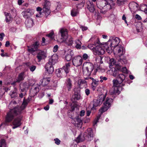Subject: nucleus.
Returning a JSON list of instances; mask_svg holds the SVG:
<instances>
[{
	"mask_svg": "<svg viewBox=\"0 0 147 147\" xmlns=\"http://www.w3.org/2000/svg\"><path fill=\"white\" fill-rule=\"evenodd\" d=\"M74 55V53L73 51L70 50L68 51V53L65 56V59L67 61H69L71 59L72 57Z\"/></svg>",
	"mask_w": 147,
	"mask_h": 147,
	"instance_id": "nucleus-23",
	"label": "nucleus"
},
{
	"mask_svg": "<svg viewBox=\"0 0 147 147\" xmlns=\"http://www.w3.org/2000/svg\"><path fill=\"white\" fill-rule=\"evenodd\" d=\"M75 43L76 45L75 46L76 48L77 49H80L82 45L81 41L79 40H77L75 41Z\"/></svg>",
	"mask_w": 147,
	"mask_h": 147,
	"instance_id": "nucleus-34",
	"label": "nucleus"
},
{
	"mask_svg": "<svg viewBox=\"0 0 147 147\" xmlns=\"http://www.w3.org/2000/svg\"><path fill=\"white\" fill-rule=\"evenodd\" d=\"M105 95L101 94L98 96L97 99H94L93 101V106L92 109H95L96 107L100 106L105 100Z\"/></svg>",
	"mask_w": 147,
	"mask_h": 147,
	"instance_id": "nucleus-6",
	"label": "nucleus"
},
{
	"mask_svg": "<svg viewBox=\"0 0 147 147\" xmlns=\"http://www.w3.org/2000/svg\"><path fill=\"white\" fill-rule=\"evenodd\" d=\"M86 4L87 9L90 12H93L95 10V8L92 2H90L89 0H87Z\"/></svg>",
	"mask_w": 147,
	"mask_h": 147,
	"instance_id": "nucleus-19",
	"label": "nucleus"
},
{
	"mask_svg": "<svg viewBox=\"0 0 147 147\" xmlns=\"http://www.w3.org/2000/svg\"><path fill=\"white\" fill-rule=\"evenodd\" d=\"M54 140L55 141V143L57 145H59L60 144V141L59 139L58 138H56Z\"/></svg>",
	"mask_w": 147,
	"mask_h": 147,
	"instance_id": "nucleus-56",
	"label": "nucleus"
},
{
	"mask_svg": "<svg viewBox=\"0 0 147 147\" xmlns=\"http://www.w3.org/2000/svg\"><path fill=\"white\" fill-rule=\"evenodd\" d=\"M50 80L49 78H44L41 80L42 84L43 86L47 85L50 82Z\"/></svg>",
	"mask_w": 147,
	"mask_h": 147,
	"instance_id": "nucleus-28",
	"label": "nucleus"
},
{
	"mask_svg": "<svg viewBox=\"0 0 147 147\" xmlns=\"http://www.w3.org/2000/svg\"><path fill=\"white\" fill-rule=\"evenodd\" d=\"M113 75L114 76H116L118 75V71L116 70L114 67H112L111 69Z\"/></svg>",
	"mask_w": 147,
	"mask_h": 147,
	"instance_id": "nucleus-38",
	"label": "nucleus"
},
{
	"mask_svg": "<svg viewBox=\"0 0 147 147\" xmlns=\"http://www.w3.org/2000/svg\"><path fill=\"white\" fill-rule=\"evenodd\" d=\"M105 10H102L101 9V10L100 11V12L101 13L103 14H105L106 13L107 11L108 10H106L105 9Z\"/></svg>",
	"mask_w": 147,
	"mask_h": 147,
	"instance_id": "nucleus-62",
	"label": "nucleus"
},
{
	"mask_svg": "<svg viewBox=\"0 0 147 147\" xmlns=\"http://www.w3.org/2000/svg\"><path fill=\"white\" fill-rule=\"evenodd\" d=\"M110 43L111 46L114 48L118 46V45L120 41L118 37L113 38L111 40Z\"/></svg>",
	"mask_w": 147,
	"mask_h": 147,
	"instance_id": "nucleus-16",
	"label": "nucleus"
},
{
	"mask_svg": "<svg viewBox=\"0 0 147 147\" xmlns=\"http://www.w3.org/2000/svg\"><path fill=\"white\" fill-rule=\"evenodd\" d=\"M115 61L113 58H111L110 59L109 62V65L110 67L113 66L115 64Z\"/></svg>",
	"mask_w": 147,
	"mask_h": 147,
	"instance_id": "nucleus-43",
	"label": "nucleus"
},
{
	"mask_svg": "<svg viewBox=\"0 0 147 147\" xmlns=\"http://www.w3.org/2000/svg\"><path fill=\"white\" fill-rule=\"evenodd\" d=\"M10 45V43L8 41H7L6 42V43L5 44V46L6 47H8Z\"/></svg>",
	"mask_w": 147,
	"mask_h": 147,
	"instance_id": "nucleus-64",
	"label": "nucleus"
},
{
	"mask_svg": "<svg viewBox=\"0 0 147 147\" xmlns=\"http://www.w3.org/2000/svg\"><path fill=\"white\" fill-rule=\"evenodd\" d=\"M42 10L46 15H48L49 14L51 13L50 10V7H43Z\"/></svg>",
	"mask_w": 147,
	"mask_h": 147,
	"instance_id": "nucleus-33",
	"label": "nucleus"
},
{
	"mask_svg": "<svg viewBox=\"0 0 147 147\" xmlns=\"http://www.w3.org/2000/svg\"><path fill=\"white\" fill-rule=\"evenodd\" d=\"M56 74L57 76L58 77H61L62 76V73L61 72V70L59 69L56 71Z\"/></svg>",
	"mask_w": 147,
	"mask_h": 147,
	"instance_id": "nucleus-46",
	"label": "nucleus"
},
{
	"mask_svg": "<svg viewBox=\"0 0 147 147\" xmlns=\"http://www.w3.org/2000/svg\"><path fill=\"white\" fill-rule=\"evenodd\" d=\"M113 51L116 53H117L118 55L121 56L124 53L123 48L122 46L120 45L114 48Z\"/></svg>",
	"mask_w": 147,
	"mask_h": 147,
	"instance_id": "nucleus-15",
	"label": "nucleus"
},
{
	"mask_svg": "<svg viewBox=\"0 0 147 147\" xmlns=\"http://www.w3.org/2000/svg\"><path fill=\"white\" fill-rule=\"evenodd\" d=\"M129 7L131 11L134 12L139 9L138 4L135 2H132L129 4Z\"/></svg>",
	"mask_w": 147,
	"mask_h": 147,
	"instance_id": "nucleus-14",
	"label": "nucleus"
},
{
	"mask_svg": "<svg viewBox=\"0 0 147 147\" xmlns=\"http://www.w3.org/2000/svg\"><path fill=\"white\" fill-rule=\"evenodd\" d=\"M74 96V98L77 100L80 99V94L78 93H76L75 94Z\"/></svg>",
	"mask_w": 147,
	"mask_h": 147,
	"instance_id": "nucleus-47",
	"label": "nucleus"
},
{
	"mask_svg": "<svg viewBox=\"0 0 147 147\" xmlns=\"http://www.w3.org/2000/svg\"><path fill=\"white\" fill-rule=\"evenodd\" d=\"M39 43L38 41H36L30 47L28 46V51L29 52H34L37 50L39 47Z\"/></svg>",
	"mask_w": 147,
	"mask_h": 147,
	"instance_id": "nucleus-13",
	"label": "nucleus"
},
{
	"mask_svg": "<svg viewBox=\"0 0 147 147\" xmlns=\"http://www.w3.org/2000/svg\"><path fill=\"white\" fill-rule=\"evenodd\" d=\"M0 147H6L5 141L4 139H2L0 142Z\"/></svg>",
	"mask_w": 147,
	"mask_h": 147,
	"instance_id": "nucleus-42",
	"label": "nucleus"
},
{
	"mask_svg": "<svg viewBox=\"0 0 147 147\" xmlns=\"http://www.w3.org/2000/svg\"><path fill=\"white\" fill-rule=\"evenodd\" d=\"M109 1L110 5L109 4L107 5L108 9H111L113 6L115 5V3L113 2L112 0H107Z\"/></svg>",
	"mask_w": 147,
	"mask_h": 147,
	"instance_id": "nucleus-36",
	"label": "nucleus"
},
{
	"mask_svg": "<svg viewBox=\"0 0 147 147\" xmlns=\"http://www.w3.org/2000/svg\"><path fill=\"white\" fill-rule=\"evenodd\" d=\"M112 101V100L111 98H107L105 102L104 103V106L101 108L99 110V112L101 114L106 111L111 106V103Z\"/></svg>",
	"mask_w": 147,
	"mask_h": 147,
	"instance_id": "nucleus-7",
	"label": "nucleus"
},
{
	"mask_svg": "<svg viewBox=\"0 0 147 147\" xmlns=\"http://www.w3.org/2000/svg\"><path fill=\"white\" fill-rule=\"evenodd\" d=\"M39 91V88L38 87H36L34 89L30 90V92L31 93L33 92L34 94H36Z\"/></svg>",
	"mask_w": 147,
	"mask_h": 147,
	"instance_id": "nucleus-41",
	"label": "nucleus"
},
{
	"mask_svg": "<svg viewBox=\"0 0 147 147\" xmlns=\"http://www.w3.org/2000/svg\"><path fill=\"white\" fill-rule=\"evenodd\" d=\"M100 117V116H98L95 119L93 123V125H95L97 124V123Z\"/></svg>",
	"mask_w": 147,
	"mask_h": 147,
	"instance_id": "nucleus-53",
	"label": "nucleus"
},
{
	"mask_svg": "<svg viewBox=\"0 0 147 147\" xmlns=\"http://www.w3.org/2000/svg\"><path fill=\"white\" fill-rule=\"evenodd\" d=\"M85 111L84 110H82L80 111V115L81 116H83L85 114Z\"/></svg>",
	"mask_w": 147,
	"mask_h": 147,
	"instance_id": "nucleus-60",
	"label": "nucleus"
},
{
	"mask_svg": "<svg viewBox=\"0 0 147 147\" xmlns=\"http://www.w3.org/2000/svg\"><path fill=\"white\" fill-rule=\"evenodd\" d=\"M51 5L50 2L47 0H44V2L43 5V7H50Z\"/></svg>",
	"mask_w": 147,
	"mask_h": 147,
	"instance_id": "nucleus-35",
	"label": "nucleus"
},
{
	"mask_svg": "<svg viewBox=\"0 0 147 147\" xmlns=\"http://www.w3.org/2000/svg\"><path fill=\"white\" fill-rule=\"evenodd\" d=\"M85 79L86 80H92V84L95 86H97V85L99 83V81L98 80H94V79L93 78H91V77H87L86 78H85Z\"/></svg>",
	"mask_w": 147,
	"mask_h": 147,
	"instance_id": "nucleus-29",
	"label": "nucleus"
},
{
	"mask_svg": "<svg viewBox=\"0 0 147 147\" xmlns=\"http://www.w3.org/2000/svg\"><path fill=\"white\" fill-rule=\"evenodd\" d=\"M59 34L61 36L60 42L64 41L68 37L67 30L65 28H61L59 31Z\"/></svg>",
	"mask_w": 147,
	"mask_h": 147,
	"instance_id": "nucleus-11",
	"label": "nucleus"
},
{
	"mask_svg": "<svg viewBox=\"0 0 147 147\" xmlns=\"http://www.w3.org/2000/svg\"><path fill=\"white\" fill-rule=\"evenodd\" d=\"M125 75L123 74H119L117 77L118 80H120V82L116 80H113V86L112 88L110 90L109 92L111 95H119L120 92L121 87L124 85L122 82L125 79Z\"/></svg>",
	"mask_w": 147,
	"mask_h": 147,
	"instance_id": "nucleus-2",
	"label": "nucleus"
},
{
	"mask_svg": "<svg viewBox=\"0 0 147 147\" xmlns=\"http://www.w3.org/2000/svg\"><path fill=\"white\" fill-rule=\"evenodd\" d=\"M85 92L87 96H88L90 93V90L88 88L86 89L85 90Z\"/></svg>",
	"mask_w": 147,
	"mask_h": 147,
	"instance_id": "nucleus-54",
	"label": "nucleus"
},
{
	"mask_svg": "<svg viewBox=\"0 0 147 147\" xmlns=\"http://www.w3.org/2000/svg\"><path fill=\"white\" fill-rule=\"evenodd\" d=\"M93 134L92 130L89 128L84 133L83 136H82L80 135L76 138V141L77 142L79 143L84 141L85 140L90 141L92 139Z\"/></svg>",
	"mask_w": 147,
	"mask_h": 147,
	"instance_id": "nucleus-4",
	"label": "nucleus"
},
{
	"mask_svg": "<svg viewBox=\"0 0 147 147\" xmlns=\"http://www.w3.org/2000/svg\"><path fill=\"white\" fill-rule=\"evenodd\" d=\"M26 26L28 28L32 27L33 25V21L31 18L27 19L25 22Z\"/></svg>",
	"mask_w": 147,
	"mask_h": 147,
	"instance_id": "nucleus-24",
	"label": "nucleus"
},
{
	"mask_svg": "<svg viewBox=\"0 0 147 147\" xmlns=\"http://www.w3.org/2000/svg\"><path fill=\"white\" fill-rule=\"evenodd\" d=\"M46 57V54L44 51H39L38 53L37 57L39 62L44 59Z\"/></svg>",
	"mask_w": 147,
	"mask_h": 147,
	"instance_id": "nucleus-22",
	"label": "nucleus"
},
{
	"mask_svg": "<svg viewBox=\"0 0 147 147\" xmlns=\"http://www.w3.org/2000/svg\"><path fill=\"white\" fill-rule=\"evenodd\" d=\"M110 5L109 1L107 0H102L97 2V6L100 9H106V10H110L111 9H108L107 5Z\"/></svg>",
	"mask_w": 147,
	"mask_h": 147,
	"instance_id": "nucleus-8",
	"label": "nucleus"
},
{
	"mask_svg": "<svg viewBox=\"0 0 147 147\" xmlns=\"http://www.w3.org/2000/svg\"><path fill=\"white\" fill-rule=\"evenodd\" d=\"M90 41L94 42L96 47L93 50V53L95 55L103 54L105 52L102 48V45L100 43L99 38L95 36H93L90 39Z\"/></svg>",
	"mask_w": 147,
	"mask_h": 147,
	"instance_id": "nucleus-3",
	"label": "nucleus"
},
{
	"mask_svg": "<svg viewBox=\"0 0 147 147\" xmlns=\"http://www.w3.org/2000/svg\"><path fill=\"white\" fill-rule=\"evenodd\" d=\"M70 67V63H66L63 67V68L64 69L65 72L66 74L68 73L69 72V68Z\"/></svg>",
	"mask_w": 147,
	"mask_h": 147,
	"instance_id": "nucleus-31",
	"label": "nucleus"
},
{
	"mask_svg": "<svg viewBox=\"0 0 147 147\" xmlns=\"http://www.w3.org/2000/svg\"><path fill=\"white\" fill-rule=\"evenodd\" d=\"M58 45H55L53 48V51L54 52H56L57 51V50L58 49Z\"/></svg>",
	"mask_w": 147,
	"mask_h": 147,
	"instance_id": "nucleus-58",
	"label": "nucleus"
},
{
	"mask_svg": "<svg viewBox=\"0 0 147 147\" xmlns=\"http://www.w3.org/2000/svg\"><path fill=\"white\" fill-rule=\"evenodd\" d=\"M93 69L94 66L92 63L89 62L84 63L83 67V75L89 76L91 74Z\"/></svg>",
	"mask_w": 147,
	"mask_h": 147,
	"instance_id": "nucleus-5",
	"label": "nucleus"
},
{
	"mask_svg": "<svg viewBox=\"0 0 147 147\" xmlns=\"http://www.w3.org/2000/svg\"><path fill=\"white\" fill-rule=\"evenodd\" d=\"M25 78V74L24 72H22L20 73L16 79L17 82L19 83L21 81L23 80Z\"/></svg>",
	"mask_w": 147,
	"mask_h": 147,
	"instance_id": "nucleus-26",
	"label": "nucleus"
},
{
	"mask_svg": "<svg viewBox=\"0 0 147 147\" xmlns=\"http://www.w3.org/2000/svg\"><path fill=\"white\" fill-rule=\"evenodd\" d=\"M100 81L101 82H102L103 80H106L107 79V78L105 77H103V76H101L100 77Z\"/></svg>",
	"mask_w": 147,
	"mask_h": 147,
	"instance_id": "nucleus-49",
	"label": "nucleus"
},
{
	"mask_svg": "<svg viewBox=\"0 0 147 147\" xmlns=\"http://www.w3.org/2000/svg\"><path fill=\"white\" fill-rule=\"evenodd\" d=\"M5 36V34L3 33L0 34V40H2L3 39V37Z\"/></svg>",
	"mask_w": 147,
	"mask_h": 147,
	"instance_id": "nucleus-57",
	"label": "nucleus"
},
{
	"mask_svg": "<svg viewBox=\"0 0 147 147\" xmlns=\"http://www.w3.org/2000/svg\"><path fill=\"white\" fill-rule=\"evenodd\" d=\"M79 14V11L77 9H73L71 12V15L73 17L76 16Z\"/></svg>",
	"mask_w": 147,
	"mask_h": 147,
	"instance_id": "nucleus-32",
	"label": "nucleus"
},
{
	"mask_svg": "<svg viewBox=\"0 0 147 147\" xmlns=\"http://www.w3.org/2000/svg\"><path fill=\"white\" fill-rule=\"evenodd\" d=\"M53 32H50L49 34H48L47 35V36L49 37L51 39H53Z\"/></svg>",
	"mask_w": 147,
	"mask_h": 147,
	"instance_id": "nucleus-52",
	"label": "nucleus"
},
{
	"mask_svg": "<svg viewBox=\"0 0 147 147\" xmlns=\"http://www.w3.org/2000/svg\"><path fill=\"white\" fill-rule=\"evenodd\" d=\"M78 84L79 86L80 87H81V86L82 85L84 84L86 85V82L85 81L82 80H79L78 82Z\"/></svg>",
	"mask_w": 147,
	"mask_h": 147,
	"instance_id": "nucleus-37",
	"label": "nucleus"
},
{
	"mask_svg": "<svg viewBox=\"0 0 147 147\" xmlns=\"http://www.w3.org/2000/svg\"><path fill=\"white\" fill-rule=\"evenodd\" d=\"M109 42L110 41L109 40L107 42L108 43H106L104 45H102L103 47H104V49L106 50L109 53L111 52L112 50H113L114 49V48L111 45H110H110H108Z\"/></svg>",
	"mask_w": 147,
	"mask_h": 147,
	"instance_id": "nucleus-21",
	"label": "nucleus"
},
{
	"mask_svg": "<svg viewBox=\"0 0 147 147\" xmlns=\"http://www.w3.org/2000/svg\"><path fill=\"white\" fill-rule=\"evenodd\" d=\"M36 66L34 65H32L29 67V69L30 71H33L36 68Z\"/></svg>",
	"mask_w": 147,
	"mask_h": 147,
	"instance_id": "nucleus-51",
	"label": "nucleus"
},
{
	"mask_svg": "<svg viewBox=\"0 0 147 147\" xmlns=\"http://www.w3.org/2000/svg\"><path fill=\"white\" fill-rule=\"evenodd\" d=\"M117 3L119 5H120L122 4H125V3L124 2H123V1H121L120 0H117Z\"/></svg>",
	"mask_w": 147,
	"mask_h": 147,
	"instance_id": "nucleus-50",
	"label": "nucleus"
},
{
	"mask_svg": "<svg viewBox=\"0 0 147 147\" xmlns=\"http://www.w3.org/2000/svg\"><path fill=\"white\" fill-rule=\"evenodd\" d=\"M1 55L2 57H5V56H6V57H9V56L7 53H5V54H4L3 53H1Z\"/></svg>",
	"mask_w": 147,
	"mask_h": 147,
	"instance_id": "nucleus-63",
	"label": "nucleus"
},
{
	"mask_svg": "<svg viewBox=\"0 0 147 147\" xmlns=\"http://www.w3.org/2000/svg\"><path fill=\"white\" fill-rule=\"evenodd\" d=\"M28 101L24 98L22 104L20 107L15 108L11 110L7 114L5 117V121L6 122H10L15 117L21 114L22 111L26 107Z\"/></svg>",
	"mask_w": 147,
	"mask_h": 147,
	"instance_id": "nucleus-1",
	"label": "nucleus"
},
{
	"mask_svg": "<svg viewBox=\"0 0 147 147\" xmlns=\"http://www.w3.org/2000/svg\"><path fill=\"white\" fill-rule=\"evenodd\" d=\"M58 57L57 55L56 54L53 55L49 59L48 63L52 65H54L57 62Z\"/></svg>",
	"mask_w": 147,
	"mask_h": 147,
	"instance_id": "nucleus-20",
	"label": "nucleus"
},
{
	"mask_svg": "<svg viewBox=\"0 0 147 147\" xmlns=\"http://www.w3.org/2000/svg\"><path fill=\"white\" fill-rule=\"evenodd\" d=\"M120 61L122 64H126L127 63V60L125 58H124L122 59H121Z\"/></svg>",
	"mask_w": 147,
	"mask_h": 147,
	"instance_id": "nucleus-48",
	"label": "nucleus"
},
{
	"mask_svg": "<svg viewBox=\"0 0 147 147\" xmlns=\"http://www.w3.org/2000/svg\"><path fill=\"white\" fill-rule=\"evenodd\" d=\"M72 62L73 65L76 67L80 65L82 62V59L80 56L75 57L73 59Z\"/></svg>",
	"mask_w": 147,
	"mask_h": 147,
	"instance_id": "nucleus-12",
	"label": "nucleus"
},
{
	"mask_svg": "<svg viewBox=\"0 0 147 147\" xmlns=\"http://www.w3.org/2000/svg\"><path fill=\"white\" fill-rule=\"evenodd\" d=\"M17 116L16 118L14 119L12 122V124L13 125L12 128L13 129L20 126L22 124L21 121L22 119V116L20 114Z\"/></svg>",
	"mask_w": 147,
	"mask_h": 147,
	"instance_id": "nucleus-10",
	"label": "nucleus"
},
{
	"mask_svg": "<svg viewBox=\"0 0 147 147\" xmlns=\"http://www.w3.org/2000/svg\"><path fill=\"white\" fill-rule=\"evenodd\" d=\"M102 57L100 56H97L95 59L96 63H100V64L102 63Z\"/></svg>",
	"mask_w": 147,
	"mask_h": 147,
	"instance_id": "nucleus-40",
	"label": "nucleus"
},
{
	"mask_svg": "<svg viewBox=\"0 0 147 147\" xmlns=\"http://www.w3.org/2000/svg\"><path fill=\"white\" fill-rule=\"evenodd\" d=\"M46 71H47L49 74L52 73L54 71L53 67L52 64L49 63H47L45 67Z\"/></svg>",
	"mask_w": 147,
	"mask_h": 147,
	"instance_id": "nucleus-18",
	"label": "nucleus"
},
{
	"mask_svg": "<svg viewBox=\"0 0 147 147\" xmlns=\"http://www.w3.org/2000/svg\"><path fill=\"white\" fill-rule=\"evenodd\" d=\"M32 80H30L28 82H25L21 83L20 84V88L22 92L26 91L30 86L32 85L33 83Z\"/></svg>",
	"mask_w": 147,
	"mask_h": 147,
	"instance_id": "nucleus-9",
	"label": "nucleus"
},
{
	"mask_svg": "<svg viewBox=\"0 0 147 147\" xmlns=\"http://www.w3.org/2000/svg\"><path fill=\"white\" fill-rule=\"evenodd\" d=\"M83 58L84 59L86 60L87 59H88L89 57L87 54L84 53L83 55Z\"/></svg>",
	"mask_w": 147,
	"mask_h": 147,
	"instance_id": "nucleus-55",
	"label": "nucleus"
},
{
	"mask_svg": "<svg viewBox=\"0 0 147 147\" xmlns=\"http://www.w3.org/2000/svg\"><path fill=\"white\" fill-rule=\"evenodd\" d=\"M135 18L138 20H141V17L138 14H136L135 16Z\"/></svg>",
	"mask_w": 147,
	"mask_h": 147,
	"instance_id": "nucleus-61",
	"label": "nucleus"
},
{
	"mask_svg": "<svg viewBox=\"0 0 147 147\" xmlns=\"http://www.w3.org/2000/svg\"><path fill=\"white\" fill-rule=\"evenodd\" d=\"M74 40L73 38L70 37H67V39H65V40L61 41V42H64L67 45L70 46L72 45L73 43Z\"/></svg>",
	"mask_w": 147,
	"mask_h": 147,
	"instance_id": "nucleus-25",
	"label": "nucleus"
},
{
	"mask_svg": "<svg viewBox=\"0 0 147 147\" xmlns=\"http://www.w3.org/2000/svg\"><path fill=\"white\" fill-rule=\"evenodd\" d=\"M65 84L68 91H70L72 87V83L71 80L69 78L66 80Z\"/></svg>",
	"mask_w": 147,
	"mask_h": 147,
	"instance_id": "nucleus-27",
	"label": "nucleus"
},
{
	"mask_svg": "<svg viewBox=\"0 0 147 147\" xmlns=\"http://www.w3.org/2000/svg\"><path fill=\"white\" fill-rule=\"evenodd\" d=\"M75 121L78 125H81L82 124V120L78 117L76 118Z\"/></svg>",
	"mask_w": 147,
	"mask_h": 147,
	"instance_id": "nucleus-39",
	"label": "nucleus"
},
{
	"mask_svg": "<svg viewBox=\"0 0 147 147\" xmlns=\"http://www.w3.org/2000/svg\"><path fill=\"white\" fill-rule=\"evenodd\" d=\"M42 13L41 12H38L36 15V16L38 17H40L42 16Z\"/></svg>",
	"mask_w": 147,
	"mask_h": 147,
	"instance_id": "nucleus-59",
	"label": "nucleus"
},
{
	"mask_svg": "<svg viewBox=\"0 0 147 147\" xmlns=\"http://www.w3.org/2000/svg\"><path fill=\"white\" fill-rule=\"evenodd\" d=\"M94 45L92 44H89L88 45V47L91 50H92L93 51V50H94L95 47H94V46L95 45V46H96L94 45Z\"/></svg>",
	"mask_w": 147,
	"mask_h": 147,
	"instance_id": "nucleus-45",
	"label": "nucleus"
},
{
	"mask_svg": "<svg viewBox=\"0 0 147 147\" xmlns=\"http://www.w3.org/2000/svg\"><path fill=\"white\" fill-rule=\"evenodd\" d=\"M9 94L11 98H14L16 96L17 94L16 90H15V91H11L10 93Z\"/></svg>",
	"mask_w": 147,
	"mask_h": 147,
	"instance_id": "nucleus-44",
	"label": "nucleus"
},
{
	"mask_svg": "<svg viewBox=\"0 0 147 147\" xmlns=\"http://www.w3.org/2000/svg\"><path fill=\"white\" fill-rule=\"evenodd\" d=\"M5 15L6 16L5 20L7 23H9L12 20V18L10 16V14L8 13L5 12Z\"/></svg>",
	"mask_w": 147,
	"mask_h": 147,
	"instance_id": "nucleus-30",
	"label": "nucleus"
},
{
	"mask_svg": "<svg viewBox=\"0 0 147 147\" xmlns=\"http://www.w3.org/2000/svg\"><path fill=\"white\" fill-rule=\"evenodd\" d=\"M22 13L24 18H28L33 14V12L32 10L28 9L25 11L22 12Z\"/></svg>",
	"mask_w": 147,
	"mask_h": 147,
	"instance_id": "nucleus-17",
	"label": "nucleus"
}]
</instances>
